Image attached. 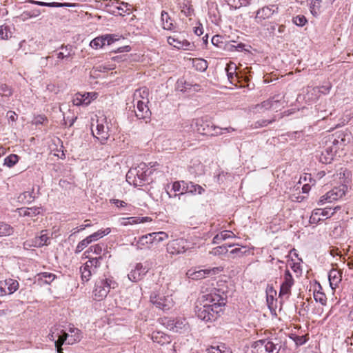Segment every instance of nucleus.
Here are the masks:
<instances>
[{"label":"nucleus","instance_id":"nucleus-1","mask_svg":"<svg viewBox=\"0 0 353 353\" xmlns=\"http://www.w3.org/2000/svg\"><path fill=\"white\" fill-rule=\"evenodd\" d=\"M203 304L196 306L197 316L205 321H214L223 311L225 299L217 294H207L202 296Z\"/></svg>","mask_w":353,"mask_h":353},{"label":"nucleus","instance_id":"nucleus-32","mask_svg":"<svg viewBox=\"0 0 353 353\" xmlns=\"http://www.w3.org/2000/svg\"><path fill=\"white\" fill-rule=\"evenodd\" d=\"M185 181H175L172 183V190L174 192H179V194H175L174 196H180L185 193Z\"/></svg>","mask_w":353,"mask_h":353},{"label":"nucleus","instance_id":"nucleus-48","mask_svg":"<svg viewBox=\"0 0 353 353\" xmlns=\"http://www.w3.org/2000/svg\"><path fill=\"white\" fill-rule=\"evenodd\" d=\"M339 272L336 270H331L329 273V281L330 285H336L340 281V278L338 276Z\"/></svg>","mask_w":353,"mask_h":353},{"label":"nucleus","instance_id":"nucleus-6","mask_svg":"<svg viewBox=\"0 0 353 353\" xmlns=\"http://www.w3.org/2000/svg\"><path fill=\"white\" fill-rule=\"evenodd\" d=\"M150 301L156 307L163 311L170 310L174 305L171 296H164L156 292H153L150 295Z\"/></svg>","mask_w":353,"mask_h":353},{"label":"nucleus","instance_id":"nucleus-63","mask_svg":"<svg viewBox=\"0 0 353 353\" xmlns=\"http://www.w3.org/2000/svg\"><path fill=\"white\" fill-rule=\"evenodd\" d=\"M274 121H275V119H272L270 120L262 119L261 121H259L257 123H259V125L260 126L263 127V126H267L268 124L272 123Z\"/></svg>","mask_w":353,"mask_h":353},{"label":"nucleus","instance_id":"nucleus-43","mask_svg":"<svg viewBox=\"0 0 353 353\" xmlns=\"http://www.w3.org/2000/svg\"><path fill=\"white\" fill-rule=\"evenodd\" d=\"M160 323L164 325L167 329L174 332V319L170 318L164 317L159 319Z\"/></svg>","mask_w":353,"mask_h":353},{"label":"nucleus","instance_id":"nucleus-44","mask_svg":"<svg viewBox=\"0 0 353 353\" xmlns=\"http://www.w3.org/2000/svg\"><path fill=\"white\" fill-rule=\"evenodd\" d=\"M19 161V157L17 154H10L4 159V165L9 168L14 166Z\"/></svg>","mask_w":353,"mask_h":353},{"label":"nucleus","instance_id":"nucleus-59","mask_svg":"<svg viewBox=\"0 0 353 353\" xmlns=\"http://www.w3.org/2000/svg\"><path fill=\"white\" fill-rule=\"evenodd\" d=\"M110 202L114 204L118 208H123L127 205L125 201L119 199H110Z\"/></svg>","mask_w":353,"mask_h":353},{"label":"nucleus","instance_id":"nucleus-64","mask_svg":"<svg viewBox=\"0 0 353 353\" xmlns=\"http://www.w3.org/2000/svg\"><path fill=\"white\" fill-rule=\"evenodd\" d=\"M224 240V237H223V235L222 234H216L214 238H213V240H212V243L214 244H218L221 241H223Z\"/></svg>","mask_w":353,"mask_h":353},{"label":"nucleus","instance_id":"nucleus-7","mask_svg":"<svg viewBox=\"0 0 353 353\" xmlns=\"http://www.w3.org/2000/svg\"><path fill=\"white\" fill-rule=\"evenodd\" d=\"M278 12L279 7L277 5L265 6L256 11L255 19L257 23H259L271 18L274 14H277Z\"/></svg>","mask_w":353,"mask_h":353},{"label":"nucleus","instance_id":"nucleus-52","mask_svg":"<svg viewBox=\"0 0 353 353\" xmlns=\"http://www.w3.org/2000/svg\"><path fill=\"white\" fill-rule=\"evenodd\" d=\"M138 94L143 99H146V100H147L146 103L148 102V96L149 94V91H148V89L147 88L144 87V88H140L139 90H137L135 93H134V96L137 97Z\"/></svg>","mask_w":353,"mask_h":353},{"label":"nucleus","instance_id":"nucleus-21","mask_svg":"<svg viewBox=\"0 0 353 353\" xmlns=\"http://www.w3.org/2000/svg\"><path fill=\"white\" fill-rule=\"evenodd\" d=\"M152 339L154 343H157L161 345L169 344L172 341L171 336L163 332H154L152 334Z\"/></svg>","mask_w":353,"mask_h":353},{"label":"nucleus","instance_id":"nucleus-23","mask_svg":"<svg viewBox=\"0 0 353 353\" xmlns=\"http://www.w3.org/2000/svg\"><path fill=\"white\" fill-rule=\"evenodd\" d=\"M88 252H92L99 255V256H101L102 259L106 257L107 254H108L107 246L104 243H98L90 246Z\"/></svg>","mask_w":353,"mask_h":353},{"label":"nucleus","instance_id":"nucleus-38","mask_svg":"<svg viewBox=\"0 0 353 353\" xmlns=\"http://www.w3.org/2000/svg\"><path fill=\"white\" fill-rule=\"evenodd\" d=\"M188 323L185 319L178 318L174 320V332H179L182 330H187Z\"/></svg>","mask_w":353,"mask_h":353},{"label":"nucleus","instance_id":"nucleus-36","mask_svg":"<svg viewBox=\"0 0 353 353\" xmlns=\"http://www.w3.org/2000/svg\"><path fill=\"white\" fill-rule=\"evenodd\" d=\"M28 2L40 6H46V7H65L66 3H57V2H52V3H47V2H43V1H34V0H28Z\"/></svg>","mask_w":353,"mask_h":353},{"label":"nucleus","instance_id":"nucleus-14","mask_svg":"<svg viewBox=\"0 0 353 353\" xmlns=\"http://www.w3.org/2000/svg\"><path fill=\"white\" fill-rule=\"evenodd\" d=\"M167 41L177 49L190 50L192 46L186 39L176 35L168 37Z\"/></svg>","mask_w":353,"mask_h":353},{"label":"nucleus","instance_id":"nucleus-46","mask_svg":"<svg viewBox=\"0 0 353 353\" xmlns=\"http://www.w3.org/2000/svg\"><path fill=\"white\" fill-rule=\"evenodd\" d=\"M148 219V217H137L132 216L128 218H122L121 220H128L129 225L137 224L139 223H143Z\"/></svg>","mask_w":353,"mask_h":353},{"label":"nucleus","instance_id":"nucleus-17","mask_svg":"<svg viewBox=\"0 0 353 353\" xmlns=\"http://www.w3.org/2000/svg\"><path fill=\"white\" fill-rule=\"evenodd\" d=\"M283 279L280 288V295L290 294V289L294 284V279L288 270H285Z\"/></svg>","mask_w":353,"mask_h":353},{"label":"nucleus","instance_id":"nucleus-41","mask_svg":"<svg viewBox=\"0 0 353 353\" xmlns=\"http://www.w3.org/2000/svg\"><path fill=\"white\" fill-rule=\"evenodd\" d=\"M154 243V239L152 236V233H150L145 235L142 236L139 238L137 243L139 246L140 245H145L148 244H152Z\"/></svg>","mask_w":353,"mask_h":353},{"label":"nucleus","instance_id":"nucleus-10","mask_svg":"<svg viewBox=\"0 0 353 353\" xmlns=\"http://www.w3.org/2000/svg\"><path fill=\"white\" fill-rule=\"evenodd\" d=\"M196 130L201 134L210 135L212 131L217 130L218 126L214 125L213 123L208 121H204L203 119H197L195 121Z\"/></svg>","mask_w":353,"mask_h":353},{"label":"nucleus","instance_id":"nucleus-15","mask_svg":"<svg viewBox=\"0 0 353 353\" xmlns=\"http://www.w3.org/2000/svg\"><path fill=\"white\" fill-rule=\"evenodd\" d=\"M147 165L145 163H140L137 168H139L138 174L137 175V183L139 186H143L145 183H149V176L152 174V170L146 168Z\"/></svg>","mask_w":353,"mask_h":353},{"label":"nucleus","instance_id":"nucleus-9","mask_svg":"<svg viewBox=\"0 0 353 353\" xmlns=\"http://www.w3.org/2000/svg\"><path fill=\"white\" fill-rule=\"evenodd\" d=\"M148 272V268L147 267H144L142 263H138L128 273V277L132 282H138L143 279Z\"/></svg>","mask_w":353,"mask_h":353},{"label":"nucleus","instance_id":"nucleus-47","mask_svg":"<svg viewBox=\"0 0 353 353\" xmlns=\"http://www.w3.org/2000/svg\"><path fill=\"white\" fill-rule=\"evenodd\" d=\"M314 298L316 301L321 303L322 305H325L327 302V298L324 293L316 291L314 292Z\"/></svg>","mask_w":353,"mask_h":353},{"label":"nucleus","instance_id":"nucleus-2","mask_svg":"<svg viewBox=\"0 0 353 353\" xmlns=\"http://www.w3.org/2000/svg\"><path fill=\"white\" fill-rule=\"evenodd\" d=\"M281 347V339L272 337L255 341L251 348L252 353H279Z\"/></svg>","mask_w":353,"mask_h":353},{"label":"nucleus","instance_id":"nucleus-37","mask_svg":"<svg viewBox=\"0 0 353 353\" xmlns=\"http://www.w3.org/2000/svg\"><path fill=\"white\" fill-rule=\"evenodd\" d=\"M34 197L33 192L26 191L18 196V201L23 203H31L34 200Z\"/></svg>","mask_w":353,"mask_h":353},{"label":"nucleus","instance_id":"nucleus-51","mask_svg":"<svg viewBox=\"0 0 353 353\" xmlns=\"http://www.w3.org/2000/svg\"><path fill=\"white\" fill-rule=\"evenodd\" d=\"M293 23L298 26H303L307 22L306 17L303 15H297L293 17Z\"/></svg>","mask_w":353,"mask_h":353},{"label":"nucleus","instance_id":"nucleus-5","mask_svg":"<svg viewBox=\"0 0 353 353\" xmlns=\"http://www.w3.org/2000/svg\"><path fill=\"white\" fill-rule=\"evenodd\" d=\"M192 248L186 239H177L169 242L167 245V252L171 255H176L190 251Z\"/></svg>","mask_w":353,"mask_h":353},{"label":"nucleus","instance_id":"nucleus-16","mask_svg":"<svg viewBox=\"0 0 353 353\" xmlns=\"http://www.w3.org/2000/svg\"><path fill=\"white\" fill-rule=\"evenodd\" d=\"M82 338V332L77 327H75L74 325H70L68 328V345H73L78 343Z\"/></svg>","mask_w":353,"mask_h":353},{"label":"nucleus","instance_id":"nucleus-22","mask_svg":"<svg viewBox=\"0 0 353 353\" xmlns=\"http://www.w3.org/2000/svg\"><path fill=\"white\" fill-rule=\"evenodd\" d=\"M41 208L38 207L18 208V212L21 216L34 217L40 214Z\"/></svg>","mask_w":353,"mask_h":353},{"label":"nucleus","instance_id":"nucleus-35","mask_svg":"<svg viewBox=\"0 0 353 353\" xmlns=\"http://www.w3.org/2000/svg\"><path fill=\"white\" fill-rule=\"evenodd\" d=\"M321 3V0H311L310 3V10L313 16L316 17L320 13Z\"/></svg>","mask_w":353,"mask_h":353},{"label":"nucleus","instance_id":"nucleus-19","mask_svg":"<svg viewBox=\"0 0 353 353\" xmlns=\"http://www.w3.org/2000/svg\"><path fill=\"white\" fill-rule=\"evenodd\" d=\"M346 190L347 187L343 185L335 187L327 192V197H328L330 199V201L332 202L333 201L338 200L345 195Z\"/></svg>","mask_w":353,"mask_h":353},{"label":"nucleus","instance_id":"nucleus-29","mask_svg":"<svg viewBox=\"0 0 353 353\" xmlns=\"http://www.w3.org/2000/svg\"><path fill=\"white\" fill-rule=\"evenodd\" d=\"M280 102L279 97H274L270 99L263 101L261 104L256 105V108L270 110L273 108L274 105H277Z\"/></svg>","mask_w":353,"mask_h":353},{"label":"nucleus","instance_id":"nucleus-62","mask_svg":"<svg viewBox=\"0 0 353 353\" xmlns=\"http://www.w3.org/2000/svg\"><path fill=\"white\" fill-rule=\"evenodd\" d=\"M288 137H290L291 139H296L301 138L302 137L301 132H293L292 133H289Z\"/></svg>","mask_w":353,"mask_h":353},{"label":"nucleus","instance_id":"nucleus-56","mask_svg":"<svg viewBox=\"0 0 353 353\" xmlns=\"http://www.w3.org/2000/svg\"><path fill=\"white\" fill-rule=\"evenodd\" d=\"M23 248L25 250H30L32 248H37V245L35 244V240L34 239L27 240L23 243Z\"/></svg>","mask_w":353,"mask_h":353},{"label":"nucleus","instance_id":"nucleus-4","mask_svg":"<svg viewBox=\"0 0 353 353\" xmlns=\"http://www.w3.org/2000/svg\"><path fill=\"white\" fill-rule=\"evenodd\" d=\"M101 259V256L90 259L83 266L81 267L80 272L83 281H88L92 274L97 273L98 269L101 265L100 260Z\"/></svg>","mask_w":353,"mask_h":353},{"label":"nucleus","instance_id":"nucleus-18","mask_svg":"<svg viewBox=\"0 0 353 353\" xmlns=\"http://www.w3.org/2000/svg\"><path fill=\"white\" fill-rule=\"evenodd\" d=\"M137 110L135 111V116L139 119H150L151 112L146 105V102L139 100L137 104Z\"/></svg>","mask_w":353,"mask_h":353},{"label":"nucleus","instance_id":"nucleus-8","mask_svg":"<svg viewBox=\"0 0 353 353\" xmlns=\"http://www.w3.org/2000/svg\"><path fill=\"white\" fill-rule=\"evenodd\" d=\"M223 270L221 267H216L212 269H205L199 270H189L187 272V275L189 278L193 280H199L205 278L209 275H214L221 272Z\"/></svg>","mask_w":353,"mask_h":353},{"label":"nucleus","instance_id":"nucleus-12","mask_svg":"<svg viewBox=\"0 0 353 353\" xmlns=\"http://www.w3.org/2000/svg\"><path fill=\"white\" fill-rule=\"evenodd\" d=\"M51 340L54 341V345L58 353H63L62 345L66 340V332L63 330L59 331L57 329L52 331V334L49 335Z\"/></svg>","mask_w":353,"mask_h":353},{"label":"nucleus","instance_id":"nucleus-33","mask_svg":"<svg viewBox=\"0 0 353 353\" xmlns=\"http://www.w3.org/2000/svg\"><path fill=\"white\" fill-rule=\"evenodd\" d=\"M290 338L294 342L296 347L304 345L309 339L307 334L299 336L295 334H291Z\"/></svg>","mask_w":353,"mask_h":353},{"label":"nucleus","instance_id":"nucleus-11","mask_svg":"<svg viewBox=\"0 0 353 353\" xmlns=\"http://www.w3.org/2000/svg\"><path fill=\"white\" fill-rule=\"evenodd\" d=\"M19 288V283L17 281L8 279L0 281V296L11 294L17 291Z\"/></svg>","mask_w":353,"mask_h":353},{"label":"nucleus","instance_id":"nucleus-34","mask_svg":"<svg viewBox=\"0 0 353 353\" xmlns=\"http://www.w3.org/2000/svg\"><path fill=\"white\" fill-rule=\"evenodd\" d=\"M38 281L41 283L50 284L54 280L56 276L50 272H41L38 274Z\"/></svg>","mask_w":353,"mask_h":353},{"label":"nucleus","instance_id":"nucleus-55","mask_svg":"<svg viewBox=\"0 0 353 353\" xmlns=\"http://www.w3.org/2000/svg\"><path fill=\"white\" fill-rule=\"evenodd\" d=\"M245 252L246 250L245 247L237 248L232 250L230 252V254L236 255L237 256H241L243 255L244 253H245Z\"/></svg>","mask_w":353,"mask_h":353},{"label":"nucleus","instance_id":"nucleus-61","mask_svg":"<svg viewBox=\"0 0 353 353\" xmlns=\"http://www.w3.org/2000/svg\"><path fill=\"white\" fill-rule=\"evenodd\" d=\"M104 39H105V44L110 46L117 39L113 38V35L112 34H105L103 35Z\"/></svg>","mask_w":353,"mask_h":353},{"label":"nucleus","instance_id":"nucleus-26","mask_svg":"<svg viewBox=\"0 0 353 353\" xmlns=\"http://www.w3.org/2000/svg\"><path fill=\"white\" fill-rule=\"evenodd\" d=\"M236 67V65L233 63H230L228 64L225 70L227 71V76L228 80L232 84L236 85L238 82L237 81V75L235 74Z\"/></svg>","mask_w":353,"mask_h":353},{"label":"nucleus","instance_id":"nucleus-31","mask_svg":"<svg viewBox=\"0 0 353 353\" xmlns=\"http://www.w3.org/2000/svg\"><path fill=\"white\" fill-rule=\"evenodd\" d=\"M14 229L10 224L0 221V237L11 236L14 234Z\"/></svg>","mask_w":353,"mask_h":353},{"label":"nucleus","instance_id":"nucleus-13","mask_svg":"<svg viewBox=\"0 0 353 353\" xmlns=\"http://www.w3.org/2000/svg\"><path fill=\"white\" fill-rule=\"evenodd\" d=\"M349 141V134H345L344 133L341 132L336 135H333L332 141V147L330 148L331 152L332 150H334V152H336L338 149H343V147L346 145Z\"/></svg>","mask_w":353,"mask_h":353},{"label":"nucleus","instance_id":"nucleus-60","mask_svg":"<svg viewBox=\"0 0 353 353\" xmlns=\"http://www.w3.org/2000/svg\"><path fill=\"white\" fill-rule=\"evenodd\" d=\"M79 97H82V94H77L72 99V102L74 105L79 106L80 105H83L82 99H79Z\"/></svg>","mask_w":353,"mask_h":353},{"label":"nucleus","instance_id":"nucleus-54","mask_svg":"<svg viewBox=\"0 0 353 353\" xmlns=\"http://www.w3.org/2000/svg\"><path fill=\"white\" fill-rule=\"evenodd\" d=\"M212 43L219 48H222L223 42V37L220 35H214L212 38Z\"/></svg>","mask_w":353,"mask_h":353},{"label":"nucleus","instance_id":"nucleus-28","mask_svg":"<svg viewBox=\"0 0 353 353\" xmlns=\"http://www.w3.org/2000/svg\"><path fill=\"white\" fill-rule=\"evenodd\" d=\"M161 19L163 29L172 30L174 28L173 19H171L168 13L165 11H162L161 14Z\"/></svg>","mask_w":353,"mask_h":353},{"label":"nucleus","instance_id":"nucleus-3","mask_svg":"<svg viewBox=\"0 0 353 353\" xmlns=\"http://www.w3.org/2000/svg\"><path fill=\"white\" fill-rule=\"evenodd\" d=\"M117 285L118 284L111 279H105L98 281L95 284V288L93 292L94 299L97 301L102 300L106 297L111 288L114 289Z\"/></svg>","mask_w":353,"mask_h":353},{"label":"nucleus","instance_id":"nucleus-58","mask_svg":"<svg viewBox=\"0 0 353 353\" xmlns=\"http://www.w3.org/2000/svg\"><path fill=\"white\" fill-rule=\"evenodd\" d=\"M88 245H89V243L88 242V240H86V239L82 240L77 245V248H76V252H81Z\"/></svg>","mask_w":353,"mask_h":353},{"label":"nucleus","instance_id":"nucleus-30","mask_svg":"<svg viewBox=\"0 0 353 353\" xmlns=\"http://www.w3.org/2000/svg\"><path fill=\"white\" fill-rule=\"evenodd\" d=\"M110 232V229L107 228L105 230H99L97 232L90 234V236H87L85 239L88 240V242L91 243L93 241H96L99 240V239L102 238L103 236L108 234Z\"/></svg>","mask_w":353,"mask_h":353},{"label":"nucleus","instance_id":"nucleus-50","mask_svg":"<svg viewBox=\"0 0 353 353\" xmlns=\"http://www.w3.org/2000/svg\"><path fill=\"white\" fill-rule=\"evenodd\" d=\"M112 6L117 8L118 10H121L123 12H125L127 10H128V3L124 2H120L117 0H114L112 2Z\"/></svg>","mask_w":353,"mask_h":353},{"label":"nucleus","instance_id":"nucleus-40","mask_svg":"<svg viewBox=\"0 0 353 353\" xmlns=\"http://www.w3.org/2000/svg\"><path fill=\"white\" fill-rule=\"evenodd\" d=\"M105 45V39H104L103 35L101 37H96L92 39L90 43V46L94 49H98L103 47Z\"/></svg>","mask_w":353,"mask_h":353},{"label":"nucleus","instance_id":"nucleus-57","mask_svg":"<svg viewBox=\"0 0 353 353\" xmlns=\"http://www.w3.org/2000/svg\"><path fill=\"white\" fill-rule=\"evenodd\" d=\"M79 13H81L83 14L82 10H80L79 11L78 10H68V17H69V19H74L76 17L79 16Z\"/></svg>","mask_w":353,"mask_h":353},{"label":"nucleus","instance_id":"nucleus-20","mask_svg":"<svg viewBox=\"0 0 353 353\" xmlns=\"http://www.w3.org/2000/svg\"><path fill=\"white\" fill-rule=\"evenodd\" d=\"M92 132L93 135L101 141L107 140L109 137L108 128L105 127L103 123H100L98 119L97 120L96 134L93 130Z\"/></svg>","mask_w":353,"mask_h":353},{"label":"nucleus","instance_id":"nucleus-25","mask_svg":"<svg viewBox=\"0 0 353 353\" xmlns=\"http://www.w3.org/2000/svg\"><path fill=\"white\" fill-rule=\"evenodd\" d=\"M139 171V168H130L126 174V181L130 185L134 187H139V183H137V175Z\"/></svg>","mask_w":353,"mask_h":353},{"label":"nucleus","instance_id":"nucleus-24","mask_svg":"<svg viewBox=\"0 0 353 353\" xmlns=\"http://www.w3.org/2000/svg\"><path fill=\"white\" fill-rule=\"evenodd\" d=\"M34 239L37 248L47 245L50 243V237L48 236V234L46 230H42L40 232V234L36 236Z\"/></svg>","mask_w":353,"mask_h":353},{"label":"nucleus","instance_id":"nucleus-27","mask_svg":"<svg viewBox=\"0 0 353 353\" xmlns=\"http://www.w3.org/2000/svg\"><path fill=\"white\" fill-rule=\"evenodd\" d=\"M186 189L185 193H191L192 194H201L204 192L205 190L202 186L195 184L193 182H187L185 181V187Z\"/></svg>","mask_w":353,"mask_h":353},{"label":"nucleus","instance_id":"nucleus-53","mask_svg":"<svg viewBox=\"0 0 353 353\" xmlns=\"http://www.w3.org/2000/svg\"><path fill=\"white\" fill-rule=\"evenodd\" d=\"M12 94L11 89L6 84H0V95L10 96Z\"/></svg>","mask_w":353,"mask_h":353},{"label":"nucleus","instance_id":"nucleus-45","mask_svg":"<svg viewBox=\"0 0 353 353\" xmlns=\"http://www.w3.org/2000/svg\"><path fill=\"white\" fill-rule=\"evenodd\" d=\"M11 34L8 26L4 25L0 26V39H8L11 37Z\"/></svg>","mask_w":353,"mask_h":353},{"label":"nucleus","instance_id":"nucleus-39","mask_svg":"<svg viewBox=\"0 0 353 353\" xmlns=\"http://www.w3.org/2000/svg\"><path fill=\"white\" fill-rule=\"evenodd\" d=\"M232 245H222L221 246H217L212 250L210 253L214 256H220L225 254L228 252V247H231Z\"/></svg>","mask_w":353,"mask_h":353},{"label":"nucleus","instance_id":"nucleus-49","mask_svg":"<svg viewBox=\"0 0 353 353\" xmlns=\"http://www.w3.org/2000/svg\"><path fill=\"white\" fill-rule=\"evenodd\" d=\"M154 242H161L168 238V235L164 232H152Z\"/></svg>","mask_w":353,"mask_h":353},{"label":"nucleus","instance_id":"nucleus-42","mask_svg":"<svg viewBox=\"0 0 353 353\" xmlns=\"http://www.w3.org/2000/svg\"><path fill=\"white\" fill-rule=\"evenodd\" d=\"M194 66L197 70L205 71L208 68V63L202 59H196L193 61Z\"/></svg>","mask_w":353,"mask_h":353}]
</instances>
